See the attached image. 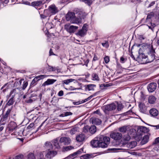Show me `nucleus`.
I'll use <instances>...</instances> for the list:
<instances>
[{
  "mask_svg": "<svg viewBox=\"0 0 159 159\" xmlns=\"http://www.w3.org/2000/svg\"><path fill=\"white\" fill-rule=\"evenodd\" d=\"M96 93H95V94H94L93 95H91L90 96H89L88 98H87L88 100H89L90 99L92 98H93V97L95 96L96 95Z\"/></svg>",
  "mask_w": 159,
  "mask_h": 159,
  "instance_id": "63",
  "label": "nucleus"
},
{
  "mask_svg": "<svg viewBox=\"0 0 159 159\" xmlns=\"http://www.w3.org/2000/svg\"><path fill=\"white\" fill-rule=\"evenodd\" d=\"M11 109H8L6 114L4 115L3 117L2 118L1 120L0 121V123L1 124V125H4L5 124V122H3L2 123V122H3V121H4L5 120H6L7 118L10 114V112H11Z\"/></svg>",
  "mask_w": 159,
  "mask_h": 159,
  "instance_id": "6",
  "label": "nucleus"
},
{
  "mask_svg": "<svg viewBox=\"0 0 159 159\" xmlns=\"http://www.w3.org/2000/svg\"><path fill=\"white\" fill-rule=\"evenodd\" d=\"M122 105L121 104H118L117 106V109L118 110L120 111L123 108Z\"/></svg>",
  "mask_w": 159,
  "mask_h": 159,
  "instance_id": "55",
  "label": "nucleus"
},
{
  "mask_svg": "<svg viewBox=\"0 0 159 159\" xmlns=\"http://www.w3.org/2000/svg\"><path fill=\"white\" fill-rule=\"evenodd\" d=\"M73 79H69L64 80L63 81V83L65 84H68L70 83L71 82L75 80Z\"/></svg>",
  "mask_w": 159,
  "mask_h": 159,
  "instance_id": "39",
  "label": "nucleus"
},
{
  "mask_svg": "<svg viewBox=\"0 0 159 159\" xmlns=\"http://www.w3.org/2000/svg\"><path fill=\"white\" fill-rule=\"evenodd\" d=\"M63 92L62 90L60 91L58 93V95L59 96H61L63 95Z\"/></svg>",
  "mask_w": 159,
  "mask_h": 159,
  "instance_id": "59",
  "label": "nucleus"
},
{
  "mask_svg": "<svg viewBox=\"0 0 159 159\" xmlns=\"http://www.w3.org/2000/svg\"><path fill=\"white\" fill-rule=\"evenodd\" d=\"M28 159H35V157L34 154H29L27 156Z\"/></svg>",
  "mask_w": 159,
  "mask_h": 159,
  "instance_id": "43",
  "label": "nucleus"
},
{
  "mask_svg": "<svg viewBox=\"0 0 159 159\" xmlns=\"http://www.w3.org/2000/svg\"><path fill=\"white\" fill-rule=\"evenodd\" d=\"M95 87L96 85L93 84H89L84 85L85 89L89 91L94 90Z\"/></svg>",
  "mask_w": 159,
  "mask_h": 159,
  "instance_id": "16",
  "label": "nucleus"
},
{
  "mask_svg": "<svg viewBox=\"0 0 159 159\" xmlns=\"http://www.w3.org/2000/svg\"><path fill=\"white\" fill-rule=\"evenodd\" d=\"M33 100L31 98L26 100L25 102L27 103H31L33 102Z\"/></svg>",
  "mask_w": 159,
  "mask_h": 159,
  "instance_id": "61",
  "label": "nucleus"
},
{
  "mask_svg": "<svg viewBox=\"0 0 159 159\" xmlns=\"http://www.w3.org/2000/svg\"><path fill=\"white\" fill-rule=\"evenodd\" d=\"M73 103L75 105H78L82 103H81V101H79L77 102H74Z\"/></svg>",
  "mask_w": 159,
  "mask_h": 159,
  "instance_id": "62",
  "label": "nucleus"
},
{
  "mask_svg": "<svg viewBox=\"0 0 159 159\" xmlns=\"http://www.w3.org/2000/svg\"><path fill=\"white\" fill-rule=\"evenodd\" d=\"M42 4V2L39 1H37L32 2L31 5L33 6H37L41 5Z\"/></svg>",
  "mask_w": 159,
  "mask_h": 159,
  "instance_id": "32",
  "label": "nucleus"
},
{
  "mask_svg": "<svg viewBox=\"0 0 159 159\" xmlns=\"http://www.w3.org/2000/svg\"><path fill=\"white\" fill-rule=\"evenodd\" d=\"M139 107L141 112L144 113L146 111V107L145 105L143 103H140L139 105Z\"/></svg>",
  "mask_w": 159,
  "mask_h": 159,
  "instance_id": "23",
  "label": "nucleus"
},
{
  "mask_svg": "<svg viewBox=\"0 0 159 159\" xmlns=\"http://www.w3.org/2000/svg\"><path fill=\"white\" fill-rule=\"evenodd\" d=\"M142 47L144 49H146L148 51V55L146 59L147 63L151 62L153 61L155 59V52L152 45L147 44H143L142 45Z\"/></svg>",
  "mask_w": 159,
  "mask_h": 159,
  "instance_id": "2",
  "label": "nucleus"
},
{
  "mask_svg": "<svg viewBox=\"0 0 159 159\" xmlns=\"http://www.w3.org/2000/svg\"><path fill=\"white\" fill-rule=\"evenodd\" d=\"M14 97V95H12V97L9 99L7 104L8 106H10L12 105L14 101L13 99V98Z\"/></svg>",
  "mask_w": 159,
  "mask_h": 159,
  "instance_id": "31",
  "label": "nucleus"
},
{
  "mask_svg": "<svg viewBox=\"0 0 159 159\" xmlns=\"http://www.w3.org/2000/svg\"><path fill=\"white\" fill-rule=\"evenodd\" d=\"M72 114V113L70 112H66L64 114H62L60 115V117H65L67 116L70 115H71Z\"/></svg>",
  "mask_w": 159,
  "mask_h": 159,
  "instance_id": "35",
  "label": "nucleus"
},
{
  "mask_svg": "<svg viewBox=\"0 0 159 159\" xmlns=\"http://www.w3.org/2000/svg\"><path fill=\"white\" fill-rule=\"evenodd\" d=\"M149 137L148 135H146L144 136L142 139L141 143L142 144H144L147 143L149 139Z\"/></svg>",
  "mask_w": 159,
  "mask_h": 159,
  "instance_id": "24",
  "label": "nucleus"
},
{
  "mask_svg": "<svg viewBox=\"0 0 159 159\" xmlns=\"http://www.w3.org/2000/svg\"><path fill=\"white\" fill-rule=\"evenodd\" d=\"M24 80L23 79H22L20 80L18 82H15L14 83V85L15 86L16 85V84H18L19 86H20L21 85V83L22 81H24Z\"/></svg>",
  "mask_w": 159,
  "mask_h": 159,
  "instance_id": "52",
  "label": "nucleus"
},
{
  "mask_svg": "<svg viewBox=\"0 0 159 159\" xmlns=\"http://www.w3.org/2000/svg\"><path fill=\"white\" fill-rule=\"evenodd\" d=\"M38 81L36 79L34 78L30 84V86H33L35 84V83L37 81Z\"/></svg>",
  "mask_w": 159,
  "mask_h": 159,
  "instance_id": "47",
  "label": "nucleus"
},
{
  "mask_svg": "<svg viewBox=\"0 0 159 159\" xmlns=\"http://www.w3.org/2000/svg\"><path fill=\"white\" fill-rule=\"evenodd\" d=\"M48 76V75H40L35 77V78H36L37 80L38 81L40 79L46 77Z\"/></svg>",
  "mask_w": 159,
  "mask_h": 159,
  "instance_id": "34",
  "label": "nucleus"
},
{
  "mask_svg": "<svg viewBox=\"0 0 159 159\" xmlns=\"http://www.w3.org/2000/svg\"><path fill=\"white\" fill-rule=\"evenodd\" d=\"M110 138L101 135L96 138L91 142L92 146L95 148H106L110 143Z\"/></svg>",
  "mask_w": 159,
  "mask_h": 159,
  "instance_id": "1",
  "label": "nucleus"
},
{
  "mask_svg": "<svg viewBox=\"0 0 159 159\" xmlns=\"http://www.w3.org/2000/svg\"><path fill=\"white\" fill-rule=\"evenodd\" d=\"M159 144V137L156 138L155 141L153 142V145H157Z\"/></svg>",
  "mask_w": 159,
  "mask_h": 159,
  "instance_id": "51",
  "label": "nucleus"
},
{
  "mask_svg": "<svg viewBox=\"0 0 159 159\" xmlns=\"http://www.w3.org/2000/svg\"><path fill=\"white\" fill-rule=\"evenodd\" d=\"M127 127L126 126L120 127L119 128V131L121 132L125 133L127 130Z\"/></svg>",
  "mask_w": 159,
  "mask_h": 159,
  "instance_id": "29",
  "label": "nucleus"
},
{
  "mask_svg": "<svg viewBox=\"0 0 159 159\" xmlns=\"http://www.w3.org/2000/svg\"><path fill=\"white\" fill-rule=\"evenodd\" d=\"M44 152H41L39 153V154L38 155V159H45V158L44 157V154H45Z\"/></svg>",
  "mask_w": 159,
  "mask_h": 159,
  "instance_id": "36",
  "label": "nucleus"
},
{
  "mask_svg": "<svg viewBox=\"0 0 159 159\" xmlns=\"http://www.w3.org/2000/svg\"><path fill=\"white\" fill-rule=\"evenodd\" d=\"M116 107V106L114 103H111L103 107V108L107 111H111L115 110Z\"/></svg>",
  "mask_w": 159,
  "mask_h": 159,
  "instance_id": "10",
  "label": "nucleus"
},
{
  "mask_svg": "<svg viewBox=\"0 0 159 159\" xmlns=\"http://www.w3.org/2000/svg\"><path fill=\"white\" fill-rule=\"evenodd\" d=\"M82 151L83 150L81 149L75 152V153L76 155L77 156L78 155L81 153Z\"/></svg>",
  "mask_w": 159,
  "mask_h": 159,
  "instance_id": "56",
  "label": "nucleus"
},
{
  "mask_svg": "<svg viewBox=\"0 0 159 159\" xmlns=\"http://www.w3.org/2000/svg\"><path fill=\"white\" fill-rule=\"evenodd\" d=\"M65 28L66 30L67 31L70 33H72L75 32L78 29V26L74 25H71L70 26L68 25H66L65 26Z\"/></svg>",
  "mask_w": 159,
  "mask_h": 159,
  "instance_id": "3",
  "label": "nucleus"
},
{
  "mask_svg": "<svg viewBox=\"0 0 159 159\" xmlns=\"http://www.w3.org/2000/svg\"><path fill=\"white\" fill-rule=\"evenodd\" d=\"M104 60L105 62L106 63H108L110 61L109 57L108 56H106L104 58Z\"/></svg>",
  "mask_w": 159,
  "mask_h": 159,
  "instance_id": "53",
  "label": "nucleus"
},
{
  "mask_svg": "<svg viewBox=\"0 0 159 159\" xmlns=\"http://www.w3.org/2000/svg\"><path fill=\"white\" fill-rule=\"evenodd\" d=\"M151 25H148L147 26L149 28L151 29L152 31H153V29L155 26V25L153 23H151Z\"/></svg>",
  "mask_w": 159,
  "mask_h": 159,
  "instance_id": "45",
  "label": "nucleus"
},
{
  "mask_svg": "<svg viewBox=\"0 0 159 159\" xmlns=\"http://www.w3.org/2000/svg\"><path fill=\"white\" fill-rule=\"evenodd\" d=\"M85 136L83 134H80L76 136V140L79 142L83 141L85 139Z\"/></svg>",
  "mask_w": 159,
  "mask_h": 159,
  "instance_id": "14",
  "label": "nucleus"
},
{
  "mask_svg": "<svg viewBox=\"0 0 159 159\" xmlns=\"http://www.w3.org/2000/svg\"><path fill=\"white\" fill-rule=\"evenodd\" d=\"M85 3L87 4L88 5L90 6L92 3V1L91 0H82Z\"/></svg>",
  "mask_w": 159,
  "mask_h": 159,
  "instance_id": "44",
  "label": "nucleus"
},
{
  "mask_svg": "<svg viewBox=\"0 0 159 159\" xmlns=\"http://www.w3.org/2000/svg\"><path fill=\"white\" fill-rule=\"evenodd\" d=\"M92 123L93 124L97 125H100L102 123V121L100 119L96 118H93L91 119Z\"/></svg>",
  "mask_w": 159,
  "mask_h": 159,
  "instance_id": "12",
  "label": "nucleus"
},
{
  "mask_svg": "<svg viewBox=\"0 0 159 159\" xmlns=\"http://www.w3.org/2000/svg\"><path fill=\"white\" fill-rule=\"evenodd\" d=\"M155 146L154 148V149L156 151H158L159 150V144L155 145Z\"/></svg>",
  "mask_w": 159,
  "mask_h": 159,
  "instance_id": "57",
  "label": "nucleus"
},
{
  "mask_svg": "<svg viewBox=\"0 0 159 159\" xmlns=\"http://www.w3.org/2000/svg\"><path fill=\"white\" fill-rule=\"evenodd\" d=\"M130 137L128 134L125 135L123 137V140L125 141H129L130 140Z\"/></svg>",
  "mask_w": 159,
  "mask_h": 159,
  "instance_id": "38",
  "label": "nucleus"
},
{
  "mask_svg": "<svg viewBox=\"0 0 159 159\" xmlns=\"http://www.w3.org/2000/svg\"><path fill=\"white\" fill-rule=\"evenodd\" d=\"M45 146L46 148L49 150L52 148L53 146L50 142H47L45 143Z\"/></svg>",
  "mask_w": 159,
  "mask_h": 159,
  "instance_id": "30",
  "label": "nucleus"
},
{
  "mask_svg": "<svg viewBox=\"0 0 159 159\" xmlns=\"http://www.w3.org/2000/svg\"><path fill=\"white\" fill-rule=\"evenodd\" d=\"M17 126L16 123L13 121L11 122L8 125V127L10 130H13L16 129Z\"/></svg>",
  "mask_w": 159,
  "mask_h": 159,
  "instance_id": "18",
  "label": "nucleus"
},
{
  "mask_svg": "<svg viewBox=\"0 0 159 159\" xmlns=\"http://www.w3.org/2000/svg\"><path fill=\"white\" fill-rule=\"evenodd\" d=\"M53 144L54 146L56 148H60V145L58 143V139H56L53 141Z\"/></svg>",
  "mask_w": 159,
  "mask_h": 159,
  "instance_id": "27",
  "label": "nucleus"
},
{
  "mask_svg": "<svg viewBox=\"0 0 159 159\" xmlns=\"http://www.w3.org/2000/svg\"><path fill=\"white\" fill-rule=\"evenodd\" d=\"M77 156L75 152H74L73 153L70 155L67 158L68 159H73L75 157H76Z\"/></svg>",
  "mask_w": 159,
  "mask_h": 159,
  "instance_id": "40",
  "label": "nucleus"
},
{
  "mask_svg": "<svg viewBox=\"0 0 159 159\" xmlns=\"http://www.w3.org/2000/svg\"><path fill=\"white\" fill-rule=\"evenodd\" d=\"M16 89H13L12 91H11V92H10V94L11 95L13 93H14V95H14V96L15 95V94H16Z\"/></svg>",
  "mask_w": 159,
  "mask_h": 159,
  "instance_id": "60",
  "label": "nucleus"
},
{
  "mask_svg": "<svg viewBox=\"0 0 159 159\" xmlns=\"http://www.w3.org/2000/svg\"><path fill=\"white\" fill-rule=\"evenodd\" d=\"M154 14L153 12H151L148 14L147 16L146 20H148V19H150L154 16Z\"/></svg>",
  "mask_w": 159,
  "mask_h": 159,
  "instance_id": "42",
  "label": "nucleus"
},
{
  "mask_svg": "<svg viewBox=\"0 0 159 159\" xmlns=\"http://www.w3.org/2000/svg\"><path fill=\"white\" fill-rule=\"evenodd\" d=\"M89 131L92 134H93L96 131V127L95 125L91 126L90 128L89 127Z\"/></svg>",
  "mask_w": 159,
  "mask_h": 159,
  "instance_id": "26",
  "label": "nucleus"
},
{
  "mask_svg": "<svg viewBox=\"0 0 159 159\" xmlns=\"http://www.w3.org/2000/svg\"><path fill=\"white\" fill-rule=\"evenodd\" d=\"M157 85L155 83H151L149 84L148 87L147 89L149 92H154L156 89Z\"/></svg>",
  "mask_w": 159,
  "mask_h": 159,
  "instance_id": "5",
  "label": "nucleus"
},
{
  "mask_svg": "<svg viewBox=\"0 0 159 159\" xmlns=\"http://www.w3.org/2000/svg\"><path fill=\"white\" fill-rule=\"evenodd\" d=\"M125 59L123 57H121L120 58V61L122 63H124L125 62Z\"/></svg>",
  "mask_w": 159,
  "mask_h": 159,
  "instance_id": "64",
  "label": "nucleus"
},
{
  "mask_svg": "<svg viewBox=\"0 0 159 159\" xmlns=\"http://www.w3.org/2000/svg\"><path fill=\"white\" fill-rule=\"evenodd\" d=\"M34 123H32L30 124L28 126L27 128L28 129H30L34 127Z\"/></svg>",
  "mask_w": 159,
  "mask_h": 159,
  "instance_id": "58",
  "label": "nucleus"
},
{
  "mask_svg": "<svg viewBox=\"0 0 159 159\" xmlns=\"http://www.w3.org/2000/svg\"><path fill=\"white\" fill-rule=\"evenodd\" d=\"M28 84V82L26 81H24L23 84L22 89L24 90L27 87Z\"/></svg>",
  "mask_w": 159,
  "mask_h": 159,
  "instance_id": "50",
  "label": "nucleus"
},
{
  "mask_svg": "<svg viewBox=\"0 0 159 159\" xmlns=\"http://www.w3.org/2000/svg\"><path fill=\"white\" fill-rule=\"evenodd\" d=\"M75 16V14L74 13L72 12H69L66 15V18L67 20L71 21Z\"/></svg>",
  "mask_w": 159,
  "mask_h": 159,
  "instance_id": "15",
  "label": "nucleus"
},
{
  "mask_svg": "<svg viewBox=\"0 0 159 159\" xmlns=\"http://www.w3.org/2000/svg\"><path fill=\"white\" fill-rule=\"evenodd\" d=\"M87 26L88 25H87V24H84L81 30L86 32L87 30Z\"/></svg>",
  "mask_w": 159,
  "mask_h": 159,
  "instance_id": "48",
  "label": "nucleus"
},
{
  "mask_svg": "<svg viewBox=\"0 0 159 159\" xmlns=\"http://www.w3.org/2000/svg\"><path fill=\"white\" fill-rule=\"evenodd\" d=\"M81 19L79 17H76L75 16L73 20L70 21V22L72 23H75L78 24L80 23H81Z\"/></svg>",
  "mask_w": 159,
  "mask_h": 159,
  "instance_id": "20",
  "label": "nucleus"
},
{
  "mask_svg": "<svg viewBox=\"0 0 159 159\" xmlns=\"http://www.w3.org/2000/svg\"><path fill=\"white\" fill-rule=\"evenodd\" d=\"M149 113L151 116L155 117L157 116L158 114V111L155 108H152L149 111Z\"/></svg>",
  "mask_w": 159,
  "mask_h": 159,
  "instance_id": "17",
  "label": "nucleus"
},
{
  "mask_svg": "<svg viewBox=\"0 0 159 159\" xmlns=\"http://www.w3.org/2000/svg\"><path fill=\"white\" fill-rule=\"evenodd\" d=\"M102 46L106 48H108L109 46L108 42L107 41H104V43H102Z\"/></svg>",
  "mask_w": 159,
  "mask_h": 159,
  "instance_id": "41",
  "label": "nucleus"
},
{
  "mask_svg": "<svg viewBox=\"0 0 159 159\" xmlns=\"http://www.w3.org/2000/svg\"><path fill=\"white\" fill-rule=\"evenodd\" d=\"M139 57L140 59L143 61V63H147V55L146 56L144 53H139Z\"/></svg>",
  "mask_w": 159,
  "mask_h": 159,
  "instance_id": "13",
  "label": "nucleus"
},
{
  "mask_svg": "<svg viewBox=\"0 0 159 159\" xmlns=\"http://www.w3.org/2000/svg\"><path fill=\"white\" fill-rule=\"evenodd\" d=\"M59 141L61 143H63L66 145L69 144L71 142V140L69 138L63 137L60 139Z\"/></svg>",
  "mask_w": 159,
  "mask_h": 159,
  "instance_id": "9",
  "label": "nucleus"
},
{
  "mask_svg": "<svg viewBox=\"0 0 159 159\" xmlns=\"http://www.w3.org/2000/svg\"><path fill=\"white\" fill-rule=\"evenodd\" d=\"M49 11L52 14H54L58 11V8L54 5H52L49 6L48 8Z\"/></svg>",
  "mask_w": 159,
  "mask_h": 159,
  "instance_id": "7",
  "label": "nucleus"
},
{
  "mask_svg": "<svg viewBox=\"0 0 159 159\" xmlns=\"http://www.w3.org/2000/svg\"><path fill=\"white\" fill-rule=\"evenodd\" d=\"M92 79L93 80L98 81L99 80V77L95 73H93L92 75Z\"/></svg>",
  "mask_w": 159,
  "mask_h": 159,
  "instance_id": "28",
  "label": "nucleus"
},
{
  "mask_svg": "<svg viewBox=\"0 0 159 159\" xmlns=\"http://www.w3.org/2000/svg\"><path fill=\"white\" fill-rule=\"evenodd\" d=\"M156 98L153 95H151L149 97L148 99V102L150 104H154L156 100Z\"/></svg>",
  "mask_w": 159,
  "mask_h": 159,
  "instance_id": "19",
  "label": "nucleus"
},
{
  "mask_svg": "<svg viewBox=\"0 0 159 159\" xmlns=\"http://www.w3.org/2000/svg\"><path fill=\"white\" fill-rule=\"evenodd\" d=\"M78 128V127H75L72 128L70 130V133L71 134H74L76 133L77 131Z\"/></svg>",
  "mask_w": 159,
  "mask_h": 159,
  "instance_id": "33",
  "label": "nucleus"
},
{
  "mask_svg": "<svg viewBox=\"0 0 159 159\" xmlns=\"http://www.w3.org/2000/svg\"><path fill=\"white\" fill-rule=\"evenodd\" d=\"M137 145V143L136 142L132 141L127 144V147L131 149L134 148Z\"/></svg>",
  "mask_w": 159,
  "mask_h": 159,
  "instance_id": "21",
  "label": "nucleus"
},
{
  "mask_svg": "<svg viewBox=\"0 0 159 159\" xmlns=\"http://www.w3.org/2000/svg\"><path fill=\"white\" fill-rule=\"evenodd\" d=\"M89 130V126H86L84 127L83 129V132L84 133H87Z\"/></svg>",
  "mask_w": 159,
  "mask_h": 159,
  "instance_id": "46",
  "label": "nucleus"
},
{
  "mask_svg": "<svg viewBox=\"0 0 159 159\" xmlns=\"http://www.w3.org/2000/svg\"><path fill=\"white\" fill-rule=\"evenodd\" d=\"M74 148L72 146H66L64 148V150L66 151L70 150Z\"/></svg>",
  "mask_w": 159,
  "mask_h": 159,
  "instance_id": "49",
  "label": "nucleus"
},
{
  "mask_svg": "<svg viewBox=\"0 0 159 159\" xmlns=\"http://www.w3.org/2000/svg\"><path fill=\"white\" fill-rule=\"evenodd\" d=\"M23 157L22 155H20L16 156L13 159H22Z\"/></svg>",
  "mask_w": 159,
  "mask_h": 159,
  "instance_id": "54",
  "label": "nucleus"
},
{
  "mask_svg": "<svg viewBox=\"0 0 159 159\" xmlns=\"http://www.w3.org/2000/svg\"><path fill=\"white\" fill-rule=\"evenodd\" d=\"M110 137L116 140L120 139L122 137V134L119 132H113L110 134Z\"/></svg>",
  "mask_w": 159,
  "mask_h": 159,
  "instance_id": "4",
  "label": "nucleus"
},
{
  "mask_svg": "<svg viewBox=\"0 0 159 159\" xmlns=\"http://www.w3.org/2000/svg\"><path fill=\"white\" fill-rule=\"evenodd\" d=\"M56 81V80L48 79L42 84V86H45L47 85L52 84Z\"/></svg>",
  "mask_w": 159,
  "mask_h": 159,
  "instance_id": "11",
  "label": "nucleus"
},
{
  "mask_svg": "<svg viewBox=\"0 0 159 159\" xmlns=\"http://www.w3.org/2000/svg\"><path fill=\"white\" fill-rule=\"evenodd\" d=\"M57 154V152L56 151H49L46 154L45 156L48 159H50Z\"/></svg>",
  "mask_w": 159,
  "mask_h": 159,
  "instance_id": "8",
  "label": "nucleus"
},
{
  "mask_svg": "<svg viewBox=\"0 0 159 159\" xmlns=\"http://www.w3.org/2000/svg\"><path fill=\"white\" fill-rule=\"evenodd\" d=\"M86 32L81 30L78 32V34L81 37H83L86 34Z\"/></svg>",
  "mask_w": 159,
  "mask_h": 159,
  "instance_id": "37",
  "label": "nucleus"
},
{
  "mask_svg": "<svg viewBox=\"0 0 159 159\" xmlns=\"http://www.w3.org/2000/svg\"><path fill=\"white\" fill-rule=\"evenodd\" d=\"M93 157V154H87L81 156V159H88Z\"/></svg>",
  "mask_w": 159,
  "mask_h": 159,
  "instance_id": "22",
  "label": "nucleus"
},
{
  "mask_svg": "<svg viewBox=\"0 0 159 159\" xmlns=\"http://www.w3.org/2000/svg\"><path fill=\"white\" fill-rule=\"evenodd\" d=\"M87 15V14L84 12L80 11L78 13V16L79 18L81 19V20H82V19H84Z\"/></svg>",
  "mask_w": 159,
  "mask_h": 159,
  "instance_id": "25",
  "label": "nucleus"
}]
</instances>
